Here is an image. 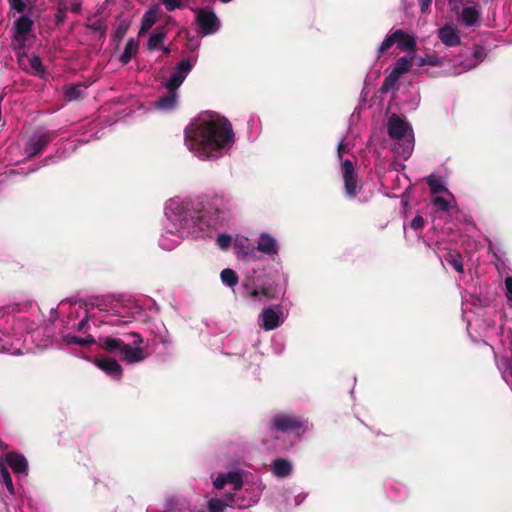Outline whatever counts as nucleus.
<instances>
[{
  "label": "nucleus",
  "mask_w": 512,
  "mask_h": 512,
  "mask_svg": "<svg viewBox=\"0 0 512 512\" xmlns=\"http://www.w3.org/2000/svg\"><path fill=\"white\" fill-rule=\"evenodd\" d=\"M342 173L344 181V193L347 198L353 199L357 196L359 187L357 184V175L353 163L346 159L342 162Z\"/></svg>",
  "instance_id": "0eeeda50"
},
{
  "label": "nucleus",
  "mask_w": 512,
  "mask_h": 512,
  "mask_svg": "<svg viewBox=\"0 0 512 512\" xmlns=\"http://www.w3.org/2000/svg\"><path fill=\"white\" fill-rule=\"evenodd\" d=\"M220 277L222 282L229 287H234L235 285L238 284V276L236 272L232 269H223L221 271Z\"/></svg>",
  "instance_id": "c85d7f7f"
},
{
  "label": "nucleus",
  "mask_w": 512,
  "mask_h": 512,
  "mask_svg": "<svg viewBox=\"0 0 512 512\" xmlns=\"http://www.w3.org/2000/svg\"><path fill=\"white\" fill-rule=\"evenodd\" d=\"M257 250L267 254L275 255L279 251L277 240L269 233H262L259 236Z\"/></svg>",
  "instance_id": "ddd939ff"
},
{
  "label": "nucleus",
  "mask_w": 512,
  "mask_h": 512,
  "mask_svg": "<svg viewBox=\"0 0 512 512\" xmlns=\"http://www.w3.org/2000/svg\"><path fill=\"white\" fill-rule=\"evenodd\" d=\"M123 361H126L129 364L139 363L146 358L144 354V349L141 347H132L129 344H124L123 348L119 354Z\"/></svg>",
  "instance_id": "f8f14e48"
},
{
  "label": "nucleus",
  "mask_w": 512,
  "mask_h": 512,
  "mask_svg": "<svg viewBox=\"0 0 512 512\" xmlns=\"http://www.w3.org/2000/svg\"><path fill=\"white\" fill-rule=\"evenodd\" d=\"M68 3L69 2H59V8L56 13V20L58 24L64 21L65 11L69 8Z\"/></svg>",
  "instance_id": "4c0bfd02"
},
{
  "label": "nucleus",
  "mask_w": 512,
  "mask_h": 512,
  "mask_svg": "<svg viewBox=\"0 0 512 512\" xmlns=\"http://www.w3.org/2000/svg\"><path fill=\"white\" fill-rule=\"evenodd\" d=\"M194 64L190 59H182L172 72L170 78L166 81L165 86L169 91H176L185 80L188 73L192 70Z\"/></svg>",
  "instance_id": "6e6552de"
},
{
  "label": "nucleus",
  "mask_w": 512,
  "mask_h": 512,
  "mask_svg": "<svg viewBox=\"0 0 512 512\" xmlns=\"http://www.w3.org/2000/svg\"><path fill=\"white\" fill-rule=\"evenodd\" d=\"M184 141L190 151L210 158L221 155L222 150L232 146L234 132L225 117L202 113L185 127Z\"/></svg>",
  "instance_id": "f257e3e1"
},
{
  "label": "nucleus",
  "mask_w": 512,
  "mask_h": 512,
  "mask_svg": "<svg viewBox=\"0 0 512 512\" xmlns=\"http://www.w3.org/2000/svg\"><path fill=\"white\" fill-rule=\"evenodd\" d=\"M129 335L135 338L133 341V344L135 345V347H138V345L143 343V338L139 333L132 332Z\"/></svg>",
  "instance_id": "8fccbe9b"
},
{
  "label": "nucleus",
  "mask_w": 512,
  "mask_h": 512,
  "mask_svg": "<svg viewBox=\"0 0 512 512\" xmlns=\"http://www.w3.org/2000/svg\"><path fill=\"white\" fill-rule=\"evenodd\" d=\"M444 259L458 273H464L463 257L458 251L448 250L447 253L444 255Z\"/></svg>",
  "instance_id": "aec40b11"
},
{
  "label": "nucleus",
  "mask_w": 512,
  "mask_h": 512,
  "mask_svg": "<svg viewBox=\"0 0 512 512\" xmlns=\"http://www.w3.org/2000/svg\"><path fill=\"white\" fill-rule=\"evenodd\" d=\"M29 65L30 69L32 70V73L37 74L39 76H42L45 73V68L42 64V60L39 56H32L29 59Z\"/></svg>",
  "instance_id": "c9c22d12"
},
{
  "label": "nucleus",
  "mask_w": 512,
  "mask_h": 512,
  "mask_svg": "<svg viewBox=\"0 0 512 512\" xmlns=\"http://www.w3.org/2000/svg\"><path fill=\"white\" fill-rule=\"evenodd\" d=\"M217 243L221 248H227L231 243V237L229 235H220L217 239Z\"/></svg>",
  "instance_id": "a19ab883"
},
{
  "label": "nucleus",
  "mask_w": 512,
  "mask_h": 512,
  "mask_svg": "<svg viewBox=\"0 0 512 512\" xmlns=\"http://www.w3.org/2000/svg\"><path fill=\"white\" fill-rule=\"evenodd\" d=\"M225 480L227 481V484L232 485V489L234 491L241 490L243 486V481L240 473L238 472H229L225 475Z\"/></svg>",
  "instance_id": "473e14b6"
},
{
  "label": "nucleus",
  "mask_w": 512,
  "mask_h": 512,
  "mask_svg": "<svg viewBox=\"0 0 512 512\" xmlns=\"http://www.w3.org/2000/svg\"><path fill=\"white\" fill-rule=\"evenodd\" d=\"M344 149H345V145L343 144V142H340L338 144V155H339V157H341V153L344 151Z\"/></svg>",
  "instance_id": "5fc2aeb1"
},
{
  "label": "nucleus",
  "mask_w": 512,
  "mask_h": 512,
  "mask_svg": "<svg viewBox=\"0 0 512 512\" xmlns=\"http://www.w3.org/2000/svg\"><path fill=\"white\" fill-rule=\"evenodd\" d=\"M485 56L484 48L481 46H474L473 57L476 61L482 60Z\"/></svg>",
  "instance_id": "37998d69"
},
{
  "label": "nucleus",
  "mask_w": 512,
  "mask_h": 512,
  "mask_svg": "<svg viewBox=\"0 0 512 512\" xmlns=\"http://www.w3.org/2000/svg\"><path fill=\"white\" fill-rule=\"evenodd\" d=\"M165 34L163 32H154L148 40V49L154 50L162 43Z\"/></svg>",
  "instance_id": "e433bc0d"
},
{
  "label": "nucleus",
  "mask_w": 512,
  "mask_h": 512,
  "mask_svg": "<svg viewBox=\"0 0 512 512\" xmlns=\"http://www.w3.org/2000/svg\"><path fill=\"white\" fill-rule=\"evenodd\" d=\"M68 4H71L70 9L72 12L79 13L81 11V2H69Z\"/></svg>",
  "instance_id": "3c124183"
},
{
  "label": "nucleus",
  "mask_w": 512,
  "mask_h": 512,
  "mask_svg": "<svg viewBox=\"0 0 512 512\" xmlns=\"http://www.w3.org/2000/svg\"><path fill=\"white\" fill-rule=\"evenodd\" d=\"M424 224H425V221H424L423 217L420 215H417L412 219V221L410 223V227L417 231V230L422 229L424 227Z\"/></svg>",
  "instance_id": "ea45409f"
},
{
  "label": "nucleus",
  "mask_w": 512,
  "mask_h": 512,
  "mask_svg": "<svg viewBox=\"0 0 512 512\" xmlns=\"http://www.w3.org/2000/svg\"><path fill=\"white\" fill-rule=\"evenodd\" d=\"M230 211L229 201L215 194L202 203L201 209L184 211L180 215L179 226L187 236L198 237L206 228L223 223L230 216Z\"/></svg>",
  "instance_id": "f03ea898"
},
{
  "label": "nucleus",
  "mask_w": 512,
  "mask_h": 512,
  "mask_svg": "<svg viewBox=\"0 0 512 512\" xmlns=\"http://www.w3.org/2000/svg\"><path fill=\"white\" fill-rule=\"evenodd\" d=\"M227 484V481L225 480V475H220L217 477V479L214 481V486L217 489H222Z\"/></svg>",
  "instance_id": "09e8293b"
},
{
  "label": "nucleus",
  "mask_w": 512,
  "mask_h": 512,
  "mask_svg": "<svg viewBox=\"0 0 512 512\" xmlns=\"http://www.w3.org/2000/svg\"><path fill=\"white\" fill-rule=\"evenodd\" d=\"M163 52L165 54H169L170 53V49L168 47H163Z\"/></svg>",
  "instance_id": "6e6d98bb"
},
{
  "label": "nucleus",
  "mask_w": 512,
  "mask_h": 512,
  "mask_svg": "<svg viewBox=\"0 0 512 512\" xmlns=\"http://www.w3.org/2000/svg\"><path fill=\"white\" fill-rule=\"evenodd\" d=\"M94 363L97 367L113 378L120 379L122 376L123 369L115 359L106 356H99L95 358Z\"/></svg>",
  "instance_id": "9d476101"
},
{
  "label": "nucleus",
  "mask_w": 512,
  "mask_h": 512,
  "mask_svg": "<svg viewBox=\"0 0 512 512\" xmlns=\"http://www.w3.org/2000/svg\"><path fill=\"white\" fill-rule=\"evenodd\" d=\"M433 203L434 205H436L437 207H439L440 210L442 211H448L449 210V202L443 198V197H440V196H437L433 199Z\"/></svg>",
  "instance_id": "58836bf2"
},
{
  "label": "nucleus",
  "mask_w": 512,
  "mask_h": 512,
  "mask_svg": "<svg viewBox=\"0 0 512 512\" xmlns=\"http://www.w3.org/2000/svg\"><path fill=\"white\" fill-rule=\"evenodd\" d=\"M411 67L412 59L404 56L396 61L392 71L401 77L403 74L407 73Z\"/></svg>",
  "instance_id": "bb28decb"
},
{
  "label": "nucleus",
  "mask_w": 512,
  "mask_h": 512,
  "mask_svg": "<svg viewBox=\"0 0 512 512\" xmlns=\"http://www.w3.org/2000/svg\"><path fill=\"white\" fill-rule=\"evenodd\" d=\"M272 473L279 478L287 477L292 472V464L284 458H277L271 464Z\"/></svg>",
  "instance_id": "6ab92c4d"
},
{
  "label": "nucleus",
  "mask_w": 512,
  "mask_h": 512,
  "mask_svg": "<svg viewBox=\"0 0 512 512\" xmlns=\"http://www.w3.org/2000/svg\"><path fill=\"white\" fill-rule=\"evenodd\" d=\"M232 501H233L232 497L227 502H224L223 500L218 499V498H212L208 501V511L209 512H224L226 506L230 505V503Z\"/></svg>",
  "instance_id": "7c9ffc66"
},
{
  "label": "nucleus",
  "mask_w": 512,
  "mask_h": 512,
  "mask_svg": "<svg viewBox=\"0 0 512 512\" xmlns=\"http://www.w3.org/2000/svg\"><path fill=\"white\" fill-rule=\"evenodd\" d=\"M278 288L277 286L273 287V286H268V287H262L261 289H254L251 293H250V296L251 297H254V298H260V297H264L265 299H274L277 297L278 295Z\"/></svg>",
  "instance_id": "5701e85b"
},
{
  "label": "nucleus",
  "mask_w": 512,
  "mask_h": 512,
  "mask_svg": "<svg viewBox=\"0 0 512 512\" xmlns=\"http://www.w3.org/2000/svg\"><path fill=\"white\" fill-rule=\"evenodd\" d=\"M33 21L27 15H21L14 22V32L19 34H31L33 28Z\"/></svg>",
  "instance_id": "412c9836"
},
{
  "label": "nucleus",
  "mask_w": 512,
  "mask_h": 512,
  "mask_svg": "<svg viewBox=\"0 0 512 512\" xmlns=\"http://www.w3.org/2000/svg\"><path fill=\"white\" fill-rule=\"evenodd\" d=\"M412 149H413V143L411 140H407L405 141L404 145H403V150L401 152V155L405 156V155H410L411 152H412Z\"/></svg>",
  "instance_id": "de8ad7c7"
},
{
  "label": "nucleus",
  "mask_w": 512,
  "mask_h": 512,
  "mask_svg": "<svg viewBox=\"0 0 512 512\" xmlns=\"http://www.w3.org/2000/svg\"><path fill=\"white\" fill-rule=\"evenodd\" d=\"M11 3V6L12 8L18 12V13H23L27 7V2H10Z\"/></svg>",
  "instance_id": "c03bdc74"
},
{
  "label": "nucleus",
  "mask_w": 512,
  "mask_h": 512,
  "mask_svg": "<svg viewBox=\"0 0 512 512\" xmlns=\"http://www.w3.org/2000/svg\"><path fill=\"white\" fill-rule=\"evenodd\" d=\"M438 38L447 47H455L461 43L458 29L451 24H445L438 30Z\"/></svg>",
  "instance_id": "9b49d317"
},
{
  "label": "nucleus",
  "mask_w": 512,
  "mask_h": 512,
  "mask_svg": "<svg viewBox=\"0 0 512 512\" xmlns=\"http://www.w3.org/2000/svg\"><path fill=\"white\" fill-rule=\"evenodd\" d=\"M427 184L432 194L447 192V188L440 178L429 177L427 179Z\"/></svg>",
  "instance_id": "f704fd0d"
},
{
  "label": "nucleus",
  "mask_w": 512,
  "mask_h": 512,
  "mask_svg": "<svg viewBox=\"0 0 512 512\" xmlns=\"http://www.w3.org/2000/svg\"><path fill=\"white\" fill-rule=\"evenodd\" d=\"M137 50L138 43L134 39L128 40L125 45L124 52L120 56V61L123 64H127L132 59V57L136 55Z\"/></svg>",
  "instance_id": "b1692460"
},
{
  "label": "nucleus",
  "mask_w": 512,
  "mask_h": 512,
  "mask_svg": "<svg viewBox=\"0 0 512 512\" xmlns=\"http://www.w3.org/2000/svg\"><path fill=\"white\" fill-rule=\"evenodd\" d=\"M83 87L85 86L81 83L67 86L64 93L65 99L74 101L81 98L83 95Z\"/></svg>",
  "instance_id": "a878e982"
},
{
  "label": "nucleus",
  "mask_w": 512,
  "mask_h": 512,
  "mask_svg": "<svg viewBox=\"0 0 512 512\" xmlns=\"http://www.w3.org/2000/svg\"><path fill=\"white\" fill-rule=\"evenodd\" d=\"M480 17V12L476 7L466 6L458 12V21L465 26L475 25Z\"/></svg>",
  "instance_id": "f3484780"
},
{
  "label": "nucleus",
  "mask_w": 512,
  "mask_h": 512,
  "mask_svg": "<svg viewBox=\"0 0 512 512\" xmlns=\"http://www.w3.org/2000/svg\"><path fill=\"white\" fill-rule=\"evenodd\" d=\"M399 79H400V76L397 75L396 73H394L393 71H391V73L385 77V79L381 85V88H380L381 92L387 93L388 91L393 89Z\"/></svg>",
  "instance_id": "72a5a7b5"
},
{
  "label": "nucleus",
  "mask_w": 512,
  "mask_h": 512,
  "mask_svg": "<svg viewBox=\"0 0 512 512\" xmlns=\"http://www.w3.org/2000/svg\"><path fill=\"white\" fill-rule=\"evenodd\" d=\"M167 11H173L175 9H181L185 5V2H163Z\"/></svg>",
  "instance_id": "79ce46f5"
},
{
  "label": "nucleus",
  "mask_w": 512,
  "mask_h": 512,
  "mask_svg": "<svg viewBox=\"0 0 512 512\" xmlns=\"http://www.w3.org/2000/svg\"><path fill=\"white\" fill-rule=\"evenodd\" d=\"M432 65L435 66L438 64V59L436 56H429L427 58L421 59L420 65Z\"/></svg>",
  "instance_id": "49530a36"
},
{
  "label": "nucleus",
  "mask_w": 512,
  "mask_h": 512,
  "mask_svg": "<svg viewBox=\"0 0 512 512\" xmlns=\"http://www.w3.org/2000/svg\"><path fill=\"white\" fill-rule=\"evenodd\" d=\"M31 34H19L14 32L11 46L13 50L16 51V55L18 58V62L22 65L23 58L26 57L25 48L27 46V42L31 39Z\"/></svg>",
  "instance_id": "4468645a"
},
{
  "label": "nucleus",
  "mask_w": 512,
  "mask_h": 512,
  "mask_svg": "<svg viewBox=\"0 0 512 512\" xmlns=\"http://www.w3.org/2000/svg\"><path fill=\"white\" fill-rule=\"evenodd\" d=\"M395 43H397L398 47L401 50L405 51H415L417 47L415 38L409 35L404 30L399 29L389 33L385 37L384 41L380 44L378 48L377 57L380 58L384 54V52L390 49Z\"/></svg>",
  "instance_id": "20e7f679"
},
{
  "label": "nucleus",
  "mask_w": 512,
  "mask_h": 512,
  "mask_svg": "<svg viewBox=\"0 0 512 512\" xmlns=\"http://www.w3.org/2000/svg\"><path fill=\"white\" fill-rule=\"evenodd\" d=\"M97 343L102 349L112 354H120L123 345L125 344L122 339L110 336L99 337Z\"/></svg>",
  "instance_id": "dca6fc26"
},
{
  "label": "nucleus",
  "mask_w": 512,
  "mask_h": 512,
  "mask_svg": "<svg viewBox=\"0 0 512 512\" xmlns=\"http://www.w3.org/2000/svg\"><path fill=\"white\" fill-rule=\"evenodd\" d=\"M261 317L263 321L262 327L266 331L274 330L278 328L282 323L279 313L276 312L273 308L264 309L261 313Z\"/></svg>",
  "instance_id": "2eb2a0df"
},
{
  "label": "nucleus",
  "mask_w": 512,
  "mask_h": 512,
  "mask_svg": "<svg viewBox=\"0 0 512 512\" xmlns=\"http://www.w3.org/2000/svg\"><path fill=\"white\" fill-rule=\"evenodd\" d=\"M505 286H506V296L510 301H512V277H507L505 279Z\"/></svg>",
  "instance_id": "a18cd8bd"
},
{
  "label": "nucleus",
  "mask_w": 512,
  "mask_h": 512,
  "mask_svg": "<svg viewBox=\"0 0 512 512\" xmlns=\"http://www.w3.org/2000/svg\"><path fill=\"white\" fill-rule=\"evenodd\" d=\"M55 137L56 132L54 131H47L42 134H35L31 136L24 148L27 157L33 158L39 155Z\"/></svg>",
  "instance_id": "39448f33"
},
{
  "label": "nucleus",
  "mask_w": 512,
  "mask_h": 512,
  "mask_svg": "<svg viewBox=\"0 0 512 512\" xmlns=\"http://www.w3.org/2000/svg\"><path fill=\"white\" fill-rule=\"evenodd\" d=\"M0 482L3 485H5V487L7 488V490L9 491L10 494L15 493L11 475H10L7 467H5V466L0 467Z\"/></svg>",
  "instance_id": "2f4dec72"
},
{
  "label": "nucleus",
  "mask_w": 512,
  "mask_h": 512,
  "mask_svg": "<svg viewBox=\"0 0 512 512\" xmlns=\"http://www.w3.org/2000/svg\"><path fill=\"white\" fill-rule=\"evenodd\" d=\"M430 3L431 2H421V11L423 13H425L428 10Z\"/></svg>",
  "instance_id": "864d4df0"
},
{
  "label": "nucleus",
  "mask_w": 512,
  "mask_h": 512,
  "mask_svg": "<svg viewBox=\"0 0 512 512\" xmlns=\"http://www.w3.org/2000/svg\"><path fill=\"white\" fill-rule=\"evenodd\" d=\"M64 340L67 344H75V345H79V346H89L91 344H95L97 342V340L89 335L85 338H82V337H78V336H75V335H66L64 337Z\"/></svg>",
  "instance_id": "393cba45"
},
{
  "label": "nucleus",
  "mask_w": 512,
  "mask_h": 512,
  "mask_svg": "<svg viewBox=\"0 0 512 512\" xmlns=\"http://www.w3.org/2000/svg\"><path fill=\"white\" fill-rule=\"evenodd\" d=\"M88 324V317H85L84 319H82L78 324H77V327L76 329L78 331H82Z\"/></svg>",
  "instance_id": "603ef678"
},
{
  "label": "nucleus",
  "mask_w": 512,
  "mask_h": 512,
  "mask_svg": "<svg viewBox=\"0 0 512 512\" xmlns=\"http://www.w3.org/2000/svg\"><path fill=\"white\" fill-rule=\"evenodd\" d=\"M177 92L176 91H169L168 94L165 96H162L157 101V107L159 109L163 110H171L176 106L177 103Z\"/></svg>",
  "instance_id": "4be33fe9"
},
{
  "label": "nucleus",
  "mask_w": 512,
  "mask_h": 512,
  "mask_svg": "<svg viewBox=\"0 0 512 512\" xmlns=\"http://www.w3.org/2000/svg\"><path fill=\"white\" fill-rule=\"evenodd\" d=\"M196 22L203 35L216 33L220 28V21L209 8L200 9L196 15Z\"/></svg>",
  "instance_id": "423d86ee"
},
{
  "label": "nucleus",
  "mask_w": 512,
  "mask_h": 512,
  "mask_svg": "<svg viewBox=\"0 0 512 512\" xmlns=\"http://www.w3.org/2000/svg\"><path fill=\"white\" fill-rule=\"evenodd\" d=\"M410 130L409 124L398 115L392 114L388 120V135L392 139L401 140Z\"/></svg>",
  "instance_id": "1a4fd4ad"
},
{
  "label": "nucleus",
  "mask_w": 512,
  "mask_h": 512,
  "mask_svg": "<svg viewBox=\"0 0 512 512\" xmlns=\"http://www.w3.org/2000/svg\"><path fill=\"white\" fill-rule=\"evenodd\" d=\"M157 20V13L155 10L150 9L147 11L143 18L141 23V32L148 31L156 22Z\"/></svg>",
  "instance_id": "c756f323"
},
{
  "label": "nucleus",
  "mask_w": 512,
  "mask_h": 512,
  "mask_svg": "<svg viewBox=\"0 0 512 512\" xmlns=\"http://www.w3.org/2000/svg\"><path fill=\"white\" fill-rule=\"evenodd\" d=\"M6 462L15 473H24L27 470V460L19 453L9 452L6 454Z\"/></svg>",
  "instance_id": "a211bd4d"
},
{
  "label": "nucleus",
  "mask_w": 512,
  "mask_h": 512,
  "mask_svg": "<svg viewBox=\"0 0 512 512\" xmlns=\"http://www.w3.org/2000/svg\"><path fill=\"white\" fill-rule=\"evenodd\" d=\"M87 27L93 31L100 32L101 34H105L107 30L105 20L101 17L98 18L96 15L88 19Z\"/></svg>",
  "instance_id": "cd10ccee"
},
{
  "label": "nucleus",
  "mask_w": 512,
  "mask_h": 512,
  "mask_svg": "<svg viewBox=\"0 0 512 512\" xmlns=\"http://www.w3.org/2000/svg\"><path fill=\"white\" fill-rule=\"evenodd\" d=\"M270 429L272 432L295 433L300 436L306 431L307 427L306 422L300 416L278 413L271 418Z\"/></svg>",
  "instance_id": "7ed1b4c3"
}]
</instances>
